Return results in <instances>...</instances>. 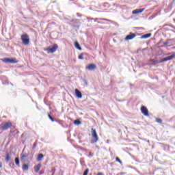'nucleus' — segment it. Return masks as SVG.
Instances as JSON below:
<instances>
[{"mask_svg":"<svg viewBox=\"0 0 175 175\" xmlns=\"http://www.w3.org/2000/svg\"><path fill=\"white\" fill-rule=\"evenodd\" d=\"M116 162H118L120 165H122V161H121V159H120V158L116 157Z\"/></svg>","mask_w":175,"mask_h":175,"instance_id":"obj_20","label":"nucleus"},{"mask_svg":"<svg viewBox=\"0 0 175 175\" xmlns=\"http://www.w3.org/2000/svg\"><path fill=\"white\" fill-rule=\"evenodd\" d=\"M92 157H94V154H92V152H90V154H88V157L92 158Z\"/></svg>","mask_w":175,"mask_h":175,"instance_id":"obj_26","label":"nucleus"},{"mask_svg":"<svg viewBox=\"0 0 175 175\" xmlns=\"http://www.w3.org/2000/svg\"><path fill=\"white\" fill-rule=\"evenodd\" d=\"M75 95L79 99H81V98H83V94H81V92L79 90V89H75Z\"/></svg>","mask_w":175,"mask_h":175,"instance_id":"obj_10","label":"nucleus"},{"mask_svg":"<svg viewBox=\"0 0 175 175\" xmlns=\"http://www.w3.org/2000/svg\"><path fill=\"white\" fill-rule=\"evenodd\" d=\"M57 49L58 45L57 44H55L52 46H49L48 48H46L44 49V51H47L48 54H53V53H55L57 51Z\"/></svg>","mask_w":175,"mask_h":175,"instance_id":"obj_3","label":"nucleus"},{"mask_svg":"<svg viewBox=\"0 0 175 175\" xmlns=\"http://www.w3.org/2000/svg\"><path fill=\"white\" fill-rule=\"evenodd\" d=\"M15 164L16 165V166H20V159H18V157L15 158Z\"/></svg>","mask_w":175,"mask_h":175,"instance_id":"obj_17","label":"nucleus"},{"mask_svg":"<svg viewBox=\"0 0 175 175\" xmlns=\"http://www.w3.org/2000/svg\"><path fill=\"white\" fill-rule=\"evenodd\" d=\"M49 118L51 120V121H52V122H54V118H53V117L51 116V115H49Z\"/></svg>","mask_w":175,"mask_h":175,"instance_id":"obj_25","label":"nucleus"},{"mask_svg":"<svg viewBox=\"0 0 175 175\" xmlns=\"http://www.w3.org/2000/svg\"><path fill=\"white\" fill-rule=\"evenodd\" d=\"M0 167H2V163H0Z\"/></svg>","mask_w":175,"mask_h":175,"instance_id":"obj_33","label":"nucleus"},{"mask_svg":"<svg viewBox=\"0 0 175 175\" xmlns=\"http://www.w3.org/2000/svg\"><path fill=\"white\" fill-rule=\"evenodd\" d=\"M86 69H88V70H94V69H96V65L94 64H90L89 66H86Z\"/></svg>","mask_w":175,"mask_h":175,"instance_id":"obj_12","label":"nucleus"},{"mask_svg":"<svg viewBox=\"0 0 175 175\" xmlns=\"http://www.w3.org/2000/svg\"><path fill=\"white\" fill-rule=\"evenodd\" d=\"M21 40L25 46L29 44V36L28 34L25 33L21 36Z\"/></svg>","mask_w":175,"mask_h":175,"instance_id":"obj_4","label":"nucleus"},{"mask_svg":"<svg viewBox=\"0 0 175 175\" xmlns=\"http://www.w3.org/2000/svg\"><path fill=\"white\" fill-rule=\"evenodd\" d=\"M161 45V47H170V46H174L175 44V38L167 39L166 41L163 42V40H161L159 42Z\"/></svg>","mask_w":175,"mask_h":175,"instance_id":"obj_1","label":"nucleus"},{"mask_svg":"<svg viewBox=\"0 0 175 175\" xmlns=\"http://www.w3.org/2000/svg\"><path fill=\"white\" fill-rule=\"evenodd\" d=\"M37 146H38V144L34 143V144H33V148H36Z\"/></svg>","mask_w":175,"mask_h":175,"instance_id":"obj_28","label":"nucleus"},{"mask_svg":"<svg viewBox=\"0 0 175 175\" xmlns=\"http://www.w3.org/2000/svg\"><path fill=\"white\" fill-rule=\"evenodd\" d=\"M96 175H103V174L102 172H99Z\"/></svg>","mask_w":175,"mask_h":175,"instance_id":"obj_30","label":"nucleus"},{"mask_svg":"<svg viewBox=\"0 0 175 175\" xmlns=\"http://www.w3.org/2000/svg\"><path fill=\"white\" fill-rule=\"evenodd\" d=\"M152 62H155V61H154V60H153Z\"/></svg>","mask_w":175,"mask_h":175,"instance_id":"obj_38","label":"nucleus"},{"mask_svg":"<svg viewBox=\"0 0 175 175\" xmlns=\"http://www.w3.org/2000/svg\"><path fill=\"white\" fill-rule=\"evenodd\" d=\"M34 170L36 173H38L39 170H40V164H38V165L35 166Z\"/></svg>","mask_w":175,"mask_h":175,"instance_id":"obj_15","label":"nucleus"},{"mask_svg":"<svg viewBox=\"0 0 175 175\" xmlns=\"http://www.w3.org/2000/svg\"><path fill=\"white\" fill-rule=\"evenodd\" d=\"M24 158H25V155L22 156V159H24Z\"/></svg>","mask_w":175,"mask_h":175,"instance_id":"obj_32","label":"nucleus"},{"mask_svg":"<svg viewBox=\"0 0 175 175\" xmlns=\"http://www.w3.org/2000/svg\"><path fill=\"white\" fill-rule=\"evenodd\" d=\"M5 161L7 162H9L10 161V154H9V152H6L5 153Z\"/></svg>","mask_w":175,"mask_h":175,"instance_id":"obj_14","label":"nucleus"},{"mask_svg":"<svg viewBox=\"0 0 175 175\" xmlns=\"http://www.w3.org/2000/svg\"><path fill=\"white\" fill-rule=\"evenodd\" d=\"M78 59H84V57H83V54L79 55L78 57Z\"/></svg>","mask_w":175,"mask_h":175,"instance_id":"obj_24","label":"nucleus"},{"mask_svg":"<svg viewBox=\"0 0 175 175\" xmlns=\"http://www.w3.org/2000/svg\"><path fill=\"white\" fill-rule=\"evenodd\" d=\"M3 62H5V64H17L18 62L12 58H4Z\"/></svg>","mask_w":175,"mask_h":175,"instance_id":"obj_6","label":"nucleus"},{"mask_svg":"<svg viewBox=\"0 0 175 175\" xmlns=\"http://www.w3.org/2000/svg\"><path fill=\"white\" fill-rule=\"evenodd\" d=\"M43 154H39L37 158V161H42V158H43Z\"/></svg>","mask_w":175,"mask_h":175,"instance_id":"obj_18","label":"nucleus"},{"mask_svg":"<svg viewBox=\"0 0 175 175\" xmlns=\"http://www.w3.org/2000/svg\"><path fill=\"white\" fill-rule=\"evenodd\" d=\"M103 20L107 21V19H103Z\"/></svg>","mask_w":175,"mask_h":175,"instance_id":"obj_37","label":"nucleus"},{"mask_svg":"<svg viewBox=\"0 0 175 175\" xmlns=\"http://www.w3.org/2000/svg\"><path fill=\"white\" fill-rule=\"evenodd\" d=\"M10 128H12V122H8L4 124H2L0 126L1 131H8Z\"/></svg>","mask_w":175,"mask_h":175,"instance_id":"obj_5","label":"nucleus"},{"mask_svg":"<svg viewBox=\"0 0 175 175\" xmlns=\"http://www.w3.org/2000/svg\"><path fill=\"white\" fill-rule=\"evenodd\" d=\"M23 170H28V165H27V164L23 165Z\"/></svg>","mask_w":175,"mask_h":175,"instance_id":"obj_22","label":"nucleus"},{"mask_svg":"<svg viewBox=\"0 0 175 175\" xmlns=\"http://www.w3.org/2000/svg\"><path fill=\"white\" fill-rule=\"evenodd\" d=\"M174 5H175V0H173L171 3V6H174Z\"/></svg>","mask_w":175,"mask_h":175,"instance_id":"obj_27","label":"nucleus"},{"mask_svg":"<svg viewBox=\"0 0 175 175\" xmlns=\"http://www.w3.org/2000/svg\"><path fill=\"white\" fill-rule=\"evenodd\" d=\"M78 17H81V15H79V14H77Z\"/></svg>","mask_w":175,"mask_h":175,"instance_id":"obj_34","label":"nucleus"},{"mask_svg":"<svg viewBox=\"0 0 175 175\" xmlns=\"http://www.w3.org/2000/svg\"><path fill=\"white\" fill-rule=\"evenodd\" d=\"M92 139L91 140L92 144H94V143H97L99 140V137H98V134L96 133V130L92 129Z\"/></svg>","mask_w":175,"mask_h":175,"instance_id":"obj_2","label":"nucleus"},{"mask_svg":"<svg viewBox=\"0 0 175 175\" xmlns=\"http://www.w3.org/2000/svg\"><path fill=\"white\" fill-rule=\"evenodd\" d=\"M134 38H136V34L135 33H130L126 36L125 40H132Z\"/></svg>","mask_w":175,"mask_h":175,"instance_id":"obj_9","label":"nucleus"},{"mask_svg":"<svg viewBox=\"0 0 175 175\" xmlns=\"http://www.w3.org/2000/svg\"><path fill=\"white\" fill-rule=\"evenodd\" d=\"M75 46L76 49H77V50H81V46H80V44H79V42H75Z\"/></svg>","mask_w":175,"mask_h":175,"instance_id":"obj_16","label":"nucleus"},{"mask_svg":"<svg viewBox=\"0 0 175 175\" xmlns=\"http://www.w3.org/2000/svg\"><path fill=\"white\" fill-rule=\"evenodd\" d=\"M141 112L142 113V114H144V116H145V117H148V109H147V107L142 106L141 107Z\"/></svg>","mask_w":175,"mask_h":175,"instance_id":"obj_8","label":"nucleus"},{"mask_svg":"<svg viewBox=\"0 0 175 175\" xmlns=\"http://www.w3.org/2000/svg\"><path fill=\"white\" fill-rule=\"evenodd\" d=\"M83 81H84V83L85 84V85H88V83H87L86 80H83Z\"/></svg>","mask_w":175,"mask_h":175,"instance_id":"obj_29","label":"nucleus"},{"mask_svg":"<svg viewBox=\"0 0 175 175\" xmlns=\"http://www.w3.org/2000/svg\"><path fill=\"white\" fill-rule=\"evenodd\" d=\"M172 50H175V46L172 47Z\"/></svg>","mask_w":175,"mask_h":175,"instance_id":"obj_35","label":"nucleus"},{"mask_svg":"<svg viewBox=\"0 0 175 175\" xmlns=\"http://www.w3.org/2000/svg\"><path fill=\"white\" fill-rule=\"evenodd\" d=\"M156 122H158V124H162V119L156 118Z\"/></svg>","mask_w":175,"mask_h":175,"instance_id":"obj_21","label":"nucleus"},{"mask_svg":"<svg viewBox=\"0 0 175 175\" xmlns=\"http://www.w3.org/2000/svg\"><path fill=\"white\" fill-rule=\"evenodd\" d=\"M90 20H94V21H96V20H98V18L94 19V18H91Z\"/></svg>","mask_w":175,"mask_h":175,"instance_id":"obj_31","label":"nucleus"},{"mask_svg":"<svg viewBox=\"0 0 175 175\" xmlns=\"http://www.w3.org/2000/svg\"><path fill=\"white\" fill-rule=\"evenodd\" d=\"M173 58H175V53H172V55L163 58L161 62H166L167 61H172Z\"/></svg>","mask_w":175,"mask_h":175,"instance_id":"obj_7","label":"nucleus"},{"mask_svg":"<svg viewBox=\"0 0 175 175\" xmlns=\"http://www.w3.org/2000/svg\"><path fill=\"white\" fill-rule=\"evenodd\" d=\"M81 122L80 120H75L74 121V124L75 125H81Z\"/></svg>","mask_w":175,"mask_h":175,"instance_id":"obj_19","label":"nucleus"},{"mask_svg":"<svg viewBox=\"0 0 175 175\" xmlns=\"http://www.w3.org/2000/svg\"><path fill=\"white\" fill-rule=\"evenodd\" d=\"M88 172H90V170L86 169V170L84 171L83 175H88Z\"/></svg>","mask_w":175,"mask_h":175,"instance_id":"obj_23","label":"nucleus"},{"mask_svg":"<svg viewBox=\"0 0 175 175\" xmlns=\"http://www.w3.org/2000/svg\"><path fill=\"white\" fill-rule=\"evenodd\" d=\"M150 36H151V33H148L142 36L141 39H148V38H150Z\"/></svg>","mask_w":175,"mask_h":175,"instance_id":"obj_13","label":"nucleus"},{"mask_svg":"<svg viewBox=\"0 0 175 175\" xmlns=\"http://www.w3.org/2000/svg\"><path fill=\"white\" fill-rule=\"evenodd\" d=\"M144 8H142V9H136V10H134L133 12H132V14H139V13H143V12H144Z\"/></svg>","mask_w":175,"mask_h":175,"instance_id":"obj_11","label":"nucleus"},{"mask_svg":"<svg viewBox=\"0 0 175 175\" xmlns=\"http://www.w3.org/2000/svg\"><path fill=\"white\" fill-rule=\"evenodd\" d=\"M87 19H88V20H90V18H89V17H88V18H87Z\"/></svg>","mask_w":175,"mask_h":175,"instance_id":"obj_36","label":"nucleus"}]
</instances>
